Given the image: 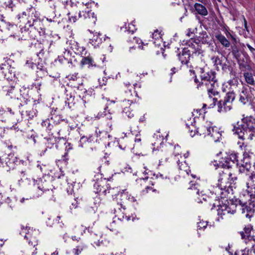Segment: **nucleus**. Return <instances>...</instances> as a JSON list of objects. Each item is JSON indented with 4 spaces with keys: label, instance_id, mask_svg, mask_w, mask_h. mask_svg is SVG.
I'll return each mask as SVG.
<instances>
[{
    "label": "nucleus",
    "instance_id": "f257e3e1",
    "mask_svg": "<svg viewBox=\"0 0 255 255\" xmlns=\"http://www.w3.org/2000/svg\"><path fill=\"white\" fill-rule=\"evenodd\" d=\"M89 3L84 4L79 3L78 6H75L68 13L69 20L71 22H76L78 18L90 24H95L97 17L89 8Z\"/></svg>",
    "mask_w": 255,
    "mask_h": 255
},
{
    "label": "nucleus",
    "instance_id": "f03ea898",
    "mask_svg": "<svg viewBox=\"0 0 255 255\" xmlns=\"http://www.w3.org/2000/svg\"><path fill=\"white\" fill-rule=\"evenodd\" d=\"M20 234L28 241V245L23 252L24 255H35L37 254V248L35 246L38 244L37 236L39 234L38 231L22 226Z\"/></svg>",
    "mask_w": 255,
    "mask_h": 255
},
{
    "label": "nucleus",
    "instance_id": "7ed1b4c3",
    "mask_svg": "<svg viewBox=\"0 0 255 255\" xmlns=\"http://www.w3.org/2000/svg\"><path fill=\"white\" fill-rule=\"evenodd\" d=\"M215 74L213 71H208L202 72L200 76L202 84L206 87L209 97L218 96L219 94L217 90L218 84Z\"/></svg>",
    "mask_w": 255,
    "mask_h": 255
},
{
    "label": "nucleus",
    "instance_id": "20e7f679",
    "mask_svg": "<svg viewBox=\"0 0 255 255\" xmlns=\"http://www.w3.org/2000/svg\"><path fill=\"white\" fill-rule=\"evenodd\" d=\"M137 96V93L135 91L132 92L131 89H128V91H125L126 99L123 100L121 104V106L123 108V114L130 119L134 116L133 108L135 102V97Z\"/></svg>",
    "mask_w": 255,
    "mask_h": 255
},
{
    "label": "nucleus",
    "instance_id": "39448f33",
    "mask_svg": "<svg viewBox=\"0 0 255 255\" xmlns=\"http://www.w3.org/2000/svg\"><path fill=\"white\" fill-rule=\"evenodd\" d=\"M234 178L231 172L223 171L222 173L220 174L217 185L214 188L215 194L220 195L221 197L223 198L224 191L225 192L228 191V188L231 185V181H234Z\"/></svg>",
    "mask_w": 255,
    "mask_h": 255
},
{
    "label": "nucleus",
    "instance_id": "423d86ee",
    "mask_svg": "<svg viewBox=\"0 0 255 255\" xmlns=\"http://www.w3.org/2000/svg\"><path fill=\"white\" fill-rule=\"evenodd\" d=\"M33 197H38L47 191H49V183L45 180H43L41 178H38L37 180L33 179Z\"/></svg>",
    "mask_w": 255,
    "mask_h": 255
},
{
    "label": "nucleus",
    "instance_id": "0eeeda50",
    "mask_svg": "<svg viewBox=\"0 0 255 255\" xmlns=\"http://www.w3.org/2000/svg\"><path fill=\"white\" fill-rule=\"evenodd\" d=\"M209 97V102L211 103L209 105L210 108H213L217 105V111L219 113L226 112L229 111L232 108V106L227 104L224 100L218 101L217 98H212V96Z\"/></svg>",
    "mask_w": 255,
    "mask_h": 255
},
{
    "label": "nucleus",
    "instance_id": "6e6552de",
    "mask_svg": "<svg viewBox=\"0 0 255 255\" xmlns=\"http://www.w3.org/2000/svg\"><path fill=\"white\" fill-rule=\"evenodd\" d=\"M243 127H244V130L243 133V140L249 139L252 140L253 137L255 135V127L254 123L251 120L247 119H244L243 120Z\"/></svg>",
    "mask_w": 255,
    "mask_h": 255
},
{
    "label": "nucleus",
    "instance_id": "1a4fd4ad",
    "mask_svg": "<svg viewBox=\"0 0 255 255\" xmlns=\"http://www.w3.org/2000/svg\"><path fill=\"white\" fill-rule=\"evenodd\" d=\"M16 161V157L13 153H5L0 157V166L5 168L7 171L11 168H14L15 163Z\"/></svg>",
    "mask_w": 255,
    "mask_h": 255
},
{
    "label": "nucleus",
    "instance_id": "9d476101",
    "mask_svg": "<svg viewBox=\"0 0 255 255\" xmlns=\"http://www.w3.org/2000/svg\"><path fill=\"white\" fill-rule=\"evenodd\" d=\"M106 178L104 180L101 179L100 181H97L94 184L95 192L97 193H102L104 195H106L107 193H109L113 196V194L115 193V190H116V192H118V190L114 188L109 189V187L106 185Z\"/></svg>",
    "mask_w": 255,
    "mask_h": 255
},
{
    "label": "nucleus",
    "instance_id": "9b49d317",
    "mask_svg": "<svg viewBox=\"0 0 255 255\" xmlns=\"http://www.w3.org/2000/svg\"><path fill=\"white\" fill-rule=\"evenodd\" d=\"M27 12V20L26 25L30 27H34L36 28V26L40 24V21L38 19L39 14L36 10L35 8L31 6L26 9Z\"/></svg>",
    "mask_w": 255,
    "mask_h": 255
},
{
    "label": "nucleus",
    "instance_id": "f8f14e48",
    "mask_svg": "<svg viewBox=\"0 0 255 255\" xmlns=\"http://www.w3.org/2000/svg\"><path fill=\"white\" fill-rule=\"evenodd\" d=\"M18 30V32L13 34V36L17 38L18 39L27 40L28 39L34 38V36L32 33V27L31 29L26 28V26L21 28L20 30L16 26L14 27Z\"/></svg>",
    "mask_w": 255,
    "mask_h": 255
},
{
    "label": "nucleus",
    "instance_id": "ddd939ff",
    "mask_svg": "<svg viewBox=\"0 0 255 255\" xmlns=\"http://www.w3.org/2000/svg\"><path fill=\"white\" fill-rule=\"evenodd\" d=\"M126 209V206L124 205L123 203H117V207L114 209V213L116 214V216L118 217L119 220L121 221L126 220L127 221L130 220V217L129 216L126 215V213L125 212Z\"/></svg>",
    "mask_w": 255,
    "mask_h": 255
},
{
    "label": "nucleus",
    "instance_id": "4468645a",
    "mask_svg": "<svg viewBox=\"0 0 255 255\" xmlns=\"http://www.w3.org/2000/svg\"><path fill=\"white\" fill-rule=\"evenodd\" d=\"M212 124L210 122H204L202 123L198 128H196V132L200 135L206 136L211 133L212 128Z\"/></svg>",
    "mask_w": 255,
    "mask_h": 255
},
{
    "label": "nucleus",
    "instance_id": "2eb2a0df",
    "mask_svg": "<svg viewBox=\"0 0 255 255\" xmlns=\"http://www.w3.org/2000/svg\"><path fill=\"white\" fill-rule=\"evenodd\" d=\"M3 91L6 92V95L10 97L11 98L14 99H19V96H22L24 97L23 95L21 94V90L15 88L13 86H10L9 87H3Z\"/></svg>",
    "mask_w": 255,
    "mask_h": 255
},
{
    "label": "nucleus",
    "instance_id": "dca6fc26",
    "mask_svg": "<svg viewBox=\"0 0 255 255\" xmlns=\"http://www.w3.org/2000/svg\"><path fill=\"white\" fill-rule=\"evenodd\" d=\"M163 138L160 139L157 142H154L152 143L153 146H154L152 148L153 151L155 150V146L157 147V149L158 150V152L156 153L158 158H159V165L162 164L163 163L166 162L167 161V157L166 156L165 153L163 152L162 150L159 151L158 148V145H161L162 143Z\"/></svg>",
    "mask_w": 255,
    "mask_h": 255
},
{
    "label": "nucleus",
    "instance_id": "f3484780",
    "mask_svg": "<svg viewBox=\"0 0 255 255\" xmlns=\"http://www.w3.org/2000/svg\"><path fill=\"white\" fill-rule=\"evenodd\" d=\"M238 154L232 153L227 156L226 158L225 163L223 164L224 168L228 169L231 168L234 164L237 165L238 164Z\"/></svg>",
    "mask_w": 255,
    "mask_h": 255
},
{
    "label": "nucleus",
    "instance_id": "a211bd4d",
    "mask_svg": "<svg viewBox=\"0 0 255 255\" xmlns=\"http://www.w3.org/2000/svg\"><path fill=\"white\" fill-rule=\"evenodd\" d=\"M190 50L184 48L178 54V57L182 64H187L190 60Z\"/></svg>",
    "mask_w": 255,
    "mask_h": 255
},
{
    "label": "nucleus",
    "instance_id": "6ab92c4d",
    "mask_svg": "<svg viewBox=\"0 0 255 255\" xmlns=\"http://www.w3.org/2000/svg\"><path fill=\"white\" fill-rule=\"evenodd\" d=\"M189 46L193 49L192 55L199 57L201 58L203 56L204 51L200 48L199 45L197 43L193 44L191 41L189 42Z\"/></svg>",
    "mask_w": 255,
    "mask_h": 255
},
{
    "label": "nucleus",
    "instance_id": "aec40b11",
    "mask_svg": "<svg viewBox=\"0 0 255 255\" xmlns=\"http://www.w3.org/2000/svg\"><path fill=\"white\" fill-rule=\"evenodd\" d=\"M80 63L82 66L85 65H88V68H89L97 67V64L94 62L93 59L89 55L83 57Z\"/></svg>",
    "mask_w": 255,
    "mask_h": 255
},
{
    "label": "nucleus",
    "instance_id": "412c9836",
    "mask_svg": "<svg viewBox=\"0 0 255 255\" xmlns=\"http://www.w3.org/2000/svg\"><path fill=\"white\" fill-rule=\"evenodd\" d=\"M242 212L243 214L245 215V216L248 218H251L254 215V210L250 206H248L247 203L243 204L242 205Z\"/></svg>",
    "mask_w": 255,
    "mask_h": 255
},
{
    "label": "nucleus",
    "instance_id": "4be33fe9",
    "mask_svg": "<svg viewBox=\"0 0 255 255\" xmlns=\"http://www.w3.org/2000/svg\"><path fill=\"white\" fill-rule=\"evenodd\" d=\"M247 186L248 187V192L255 194V175L250 176L248 181L247 182Z\"/></svg>",
    "mask_w": 255,
    "mask_h": 255
},
{
    "label": "nucleus",
    "instance_id": "5701e85b",
    "mask_svg": "<svg viewBox=\"0 0 255 255\" xmlns=\"http://www.w3.org/2000/svg\"><path fill=\"white\" fill-rule=\"evenodd\" d=\"M239 101L243 104H247L249 101V92L246 88H243V89L239 95Z\"/></svg>",
    "mask_w": 255,
    "mask_h": 255
},
{
    "label": "nucleus",
    "instance_id": "b1692460",
    "mask_svg": "<svg viewBox=\"0 0 255 255\" xmlns=\"http://www.w3.org/2000/svg\"><path fill=\"white\" fill-rule=\"evenodd\" d=\"M209 135L212 138V140L217 142L219 140L221 137V133L219 131L217 127H212L211 133L209 134Z\"/></svg>",
    "mask_w": 255,
    "mask_h": 255
},
{
    "label": "nucleus",
    "instance_id": "393cba45",
    "mask_svg": "<svg viewBox=\"0 0 255 255\" xmlns=\"http://www.w3.org/2000/svg\"><path fill=\"white\" fill-rule=\"evenodd\" d=\"M253 227L251 225H248L247 226H245L244 228V230L240 233L242 238L245 240L247 239H249Z\"/></svg>",
    "mask_w": 255,
    "mask_h": 255
},
{
    "label": "nucleus",
    "instance_id": "a878e982",
    "mask_svg": "<svg viewBox=\"0 0 255 255\" xmlns=\"http://www.w3.org/2000/svg\"><path fill=\"white\" fill-rule=\"evenodd\" d=\"M194 7L197 12L202 16H206L208 14V11L207 8L203 5L196 3L194 4Z\"/></svg>",
    "mask_w": 255,
    "mask_h": 255
},
{
    "label": "nucleus",
    "instance_id": "bb28decb",
    "mask_svg": "<svg viewBox=\"0 0 255 255\" xmlns=\"http://www.w3.org/2000/svg\"><path fill=\"white\" fill-rule=\"evenodd\" d=\"M102 34L99 33H95L92 38L90 39V43L94 46H98L99 44L102 42Z\"/></svg>",
    "mask_w": 255,
    "mask_h": 255
},
{
    "label": "nucleus",
    "instance_id": "cd10ccee",
    "mask_svg": "<svg viewBox=\"0 0 255 255\" xmlns=\"http://www.w3.org/2000/svg\"><path fill=\"white\" fill-rule=\"evenodd\" d=\"M215 37L224 47H229L230 46L229 41L223 35L218 34L216 35Z\"/></svg>",
    "mask_w": 255,
    "mask_h": 255
},
{
    "label": "nucleus",
    "instance_id": "c85d7f7f",
    "mask_svg": "<svg viewBox=\"0 0 255 255\" xmlns=\"http://www.w3.org/2000/svg\"><path fill=\"white\" fill-rule=\"evenodd\" d=\"M244 77L246 82L249 85L252 86L255 85V80L252 73L249 72H245L244 73Z\"/></svg>",
    "mask_w": 255,
    "mask_h": 255
},
{
    "label": "nucleus",
    "instance_id": "c756f323",
    "mask_svg": "<svg viewBox=\"0 0 255 255\" xmlns=\"http://www.w3.org/2000/svg\"><path fill=\"white\" fill-rule=\"evenodd\" d=\"M235 97V93L233 91L229 92L226 94L224 100L226 101L227 104L232 106V103L234 101Z\"/></svg>",
    "mask_w": 255,
    "mask_h": 255
},
{
    "label": "nucleus",
    "instance_id": "7c9ffc66",
    "mask_svg": "<svg viewBox=\"0 0 255 255\" xmlns=\"http://www.w3.org/2000/svg\"><path fill=\"white\" fill-rule=\"evenodd\" d=\"M231 208L229 206H221V207H219V208L218 209V214H220L221 215H225L226 213L234 214L235 212V210H232V211H231Z\"/></svg>",
    "mask_w": 255,
    "mask_h": 255
},
{
    "label": "nucleus",
    "instance_id": "2f4dec72",
    "mask_svg": "<svg viewBox=\"0 0 255 255\" xmlns=\"http://www.w3.org/2000/svg\"><path fill=\"white\" fill-rule=\"evenodd\" d=\"M189 73L191 76V80H193L194 83L197 85V88L198 89L201 88L203 87V84H202L201 81L200 82L197 79L196 75H195V72L193 70H189Z\"/></svg>",
    "mask_w": 255,
    "mask_h": 255
},
{
    "label": "nucleus",
    "instance_id": "473e14b6",
    "mask_svg": "<svg viewBox=\"0 0 255 255\" xmlns=\"http://www.w3.org/2000/svg\"><path fill=\"white\" fill-rule=\"evenodd\" d=\"M177 164L179 166V169L180 170L186 172L188 175L189 174V172L190 171V170H189V167L185 161L180 162L179 160L177 162Z\"/></svg>",
    "mask_w": 255,
    "mask_h": 255
},
{
    "label": "nucleus",
    "instance_id": "72a5a7b5",
    "mask_svg": "<svg viewBox=\"0 0 255 255\" xmlns=\"http://www.w3.org/2000/svg\"><path fill=\"white\" fill-rule=\"evenodd\" d=\"M244 127H243V124L241 125L240 126H239L237 128H234V129H233V131H234L235 133L237 134L238 135V137L239 138L243 140V136L242 135H244L243 133L244 132Z\"/></svg>",
    "mask_w": 255,
    "mask_h": 255
},
{
    "label": "nucleus",
    "instance_id": "f704fd0d",
    "mask_svg": "<svg viewBox=\"0 0 255 255\" xmlns=\"http://www.w3.org/2000/svg\"><path fill=\"white\" fill-rule=\"evenodd\" d=\"M212 63H214V66L216 67L217 70L219 69V66H222V60L218 57H213L211 59Z\"/></svg>",
    "mask_w": 255,
    "mask_h": 255
},
{
    "label": "nucleus",
    "instance_id": "c9c22d12",
    "mask_svg": "<svg viewBox=\"0 0 255 255\" xmlns=\"http://www.w3.org/2000/svg\"><path fill=\"white\" fill-rule=\"evenodd\" d=\"M86 246L84 244L80 245L77 246L72 250V253L75 255H79V254L83 251Z\"/></svg>",
    "mask_w": 255,
    "mask_h": 255
},
{
    "label": "nucleus",
    "instance_id": "e433bc0d",
    "mask_svg": "<svg viewBox=\"0 0 255 255\" xmlns=\"http://www.w3.org/2000/svg\"><path fill=\"white\" fill-rule=\"evenodd\" d=\"M10 68L11 67L8 64H2L0 65V69L5 77L7 76V73L6 70H9Z\"/></svg>",
    "mask_w": 255,
    "mask_h": 255
},
{
    "label": "nucleus",
    "instance_id": "4c0bfd02",
    "mask_svg": "<svg viewBox=\"0 0 255 255\" xmlns=\"http://www.w3.org/2000/svg\"><path fill=\"white\" fill-rule=\"evenodd\" d=\"M67 78L71 81H77V85L80 84V77L78 76V73H74L73 74L69 75Z\"/></svg>",
    "mask_w": 255,
    "mask_h": 255
},
{
    "label": "nucleus",
    "instance_id": "58836bf2",
    "mask_svg": "<svg viewBox=\"0 0 255 255\" xmlns=\"http://www.w3.org/2000/svg\"><path fill=\"white\" fill-rule=\"evenodd\" d=\"M76 54L80 55L83 58L88 55V52L86 50V48L81 46L79 48V50H78V51H76Z\"/></svg>",
    "mask_w": 255,
    "mask_h": 255
},
{
    "label": "nucleus",
    "instance_id": "ea45409f",
    "mask_svg": "<svg viewBox=\"0 0 255 255\" xmlns=\"http://www.w3.org/2000/svg\"><path fill=\"white\" fill-rule=\"evenodd\" d=\"M232 48V53L234 56L237 59H238L239 57L240 56V53L238 50V48L236 45H233L231 47Z\"/></svg>",
    "mask_w": 255,
    "mask_h": 255
},
{
    "label": "nucleus",
    "instance_id": "a19ab883",
    "mask_svg": "<svg viewBox=\"0 0 255 255\" xmlns=\"http://www.w3.org/2000/svg\"><path fill=\"white\" fill-rule=\"evenodd\" d=\"M190 184L191 185V186H190V187H189V189H191L192 190H194L196 194L197 195H199V189L198 188L199 185L193 183L192 181L190 182Z\"/></svg>",
    "mask_w": 255,
    "mask_h": 255
},
{
    "label": "nucleus",
    "instance_id": "79ce46f5",
    "mask_svg": "<svg viewBox=\"0 0 255 255\" xmlns=\"http://www.w3.org/2000/svg\"><path fill=\"white\" fill-rule=\"evenodd\" d=\"M17 18L19 22L24 21L25 20L27 19L26 10L23 11L21 14H18L17 15Z\"/></svg>",
    "mask_w": 255,
    "mask_h": 255
},
{
    "label": "nucleus",
    "instance_id": "37998d69",
    "mask_svg": "<svg viewBox=\"0 0 255 255\" xmlns=\"http://www.w3.org/2000/svg\"><path fill=\"white\" fill-rule=\"evenodd\" d=\"M81 47L80 44L78 43L77 42L74 41L71 44V48L72 50L76 54V51L79 50V48Z\"/></svg>",
    "mask_w": 255,
    "mask_h": 255
},
{
    "label": "nucleus",
    "instance_id": "c03bdc74",
    "mask_svg": "<svg viewBox=\"0 0 255 255\" xmlns=\"http://www.w3.org/2000/svg\"><path fill=\"white\" fill-rule=\"evenodd\" d=\"M207 226V222L204 221H200L197 223L198 229H205Z\"/></svg>",
    "mask_w": 255,
    "mask_h": 255
},
{
    "label": "nucleus",
    "instance_id": "a18cd8bd",
    "mask_svg": "<svg viewBox=\"0 0 255 255\" xmlns=\"http://www.w3.org/2000/svg\"><path fill=\"white\" fill-rule=\"evenodd\" d=\"M229 84L230 85L237 86L239 84L238 78L234 76L233 79L229 81Z\"/></svg>",
    "mask_w": 255,
    "mask_h": 255
},
{
    "label": "nucleus",
    "instance_id": "49530a36",
    "mask_svg": "<svg viewBox=\"0 0 255 255\" xmlns=\"http://www.w3.org/2000/svg\"><path fill=\"white\" fill-rule=\"evenodd\" d=\"M152 38L158 40L161 39V34L157 30H155L153 33Z\"/></svg>",
    "mask_w": 255,
    "mask_h": 255
},
{
    "label": "nucleus",
    "instance_id": "de8ad7c7",
    "mask_svg": "<svg viewBox=\"0 0 255 255\" xmlns=\"http://www.w3.org/2000/svg\"><path fill=\"white\" fill-rule=\"evenodd\" d=\"M4 4L6 7L11 8V10H13V8L15 7V5L10 0H8L7 2H4Z\"/></svg>",
    "mask_w": 255,
    "mask_h": 255
},
{
    "label": "nucleus",
    "instance_id": "09e8293b",
    "mask_svg": "<svg viewBox=\"0 0 255 255\" xmlns=\"http://www.w3.org/2000/svg\"><path fill=\"white\" fill-rule=\"evenodd\" d=\"M41 125L42 127H46L47 128L48 130H51L50 128V124L49 123V121L48 120H46L45 121H43L41 123Z\"/></svg>",
    "mask_w": 255,
    "mask_h": 255
},
{
    "label": "nucleus",
    "instance_id": "8fccbe9b",
    "mask_svg": "<svg viewBox=\"0 0 255 255\" xmlns=\"http://www.w3.org/2000/svg\"><path fill=\"white\" fill-rule=\"evenodd\" d=\"M26 66L31 68V69H33L35 66V64H34L31 60H27L26 62Z\"/></svg>",
    "mask_w": 255,
    "mask_h": 255
},
{
    "label": "nucleus",
    "instance_id": "3c124183",
    "mask_svg": "<svg viewBox=\"0 0 255 255\" xmlns=\"http://www.w3.org/2000/svg\"><path fill=\"white\" fill-rule=\"evenodd\" d=\"M226 36L227 38L229 39H231L232 40H233L235 43L236 42V39L234 35L231 34L229 32H227L226 33Z\"/></svg>",
    "mask_w": 255,
    "mask_h": 255
},
{
    "label": "nucleus",
    "instance_id": "603ef678",
    "mask_svg": "<svg viewBox=\"0 0 255 255\" xmlns=\"http://www.w3.org/2000/svg\"><path fill=\"white\" fill-rule=\"evenodd\" d=\"M20 176L21 177L20 180L27 179H28V178L27 177V175L25 173V171H21V172H20Z\"/></svg>",
    "mask_w": 255,
    "mask_h": 255
},
{
    "label": "nucleus",
    "instance_id": "864d4df0",
    "mask_svg": "<svg viewBox=\"0 0 255 255\" xmlns=\"http://www.w3.org/2000/svg\"><path fill=\"white\" fill-rule=\"evenodd\" d=\"M5 133V129L3 127H0V137H2L4 136Z\"/></svg>",
    "mask_w": 255,
    "mask_h": 255
},
{
    "label": "nucleus",
    "instance_id": "5fc2aeb1",
    "mask_svg": "<svg viewBox=\"0 0 255 255\" xmlns=\"http://www.w3.org/2000/svg\"><path fill=\"white\" fill-rule=\"evenodd\" d=\"M7 111H5L4 112V114L6 115H7L8 114V113L11 114L12 115H14V112L12 111V110L9 108H8L7 109Z\"/></svg>",
    "mask_w": 255,
    "mask_h": 255
},
{
    "label": "nucleus",
    "instance_id": "6e6d98bb",
    "mask_svg": "<svg viewBox=\"0 0 255 255\" xmlns=\"http://www.w3.org/2000/svg\"><path fill=\"white\" fill-rule=\"evenodd\" d=\"M186 35L188 37H193L194 36V33L193 32L191 31V29L190 28L188 29V32L187 33Z\"/></svg>",
    "mask_w": 255,
    "mask_h": 255
},
{
    "label": "nucleus",
    "instance_id": "4d7b16f0",
    "mask_svg": "<svg viewBox=\"0 0 255 255\" xmlns=\"http://www.w3.org/2000/svg\"><path fill=\"white\" fill-rule=\"evenodd\" d=\"M247 46L248 47V48L249 49V50L251 51V52H252V53H254V52L255 51V48H253L252 46H251L249 44L247 43Z\"/></svg>",
    "mask_w": 255,
    "mask_h": 255
},
{
    "label": "nucleus",
    "instance_id": "13d9d810",
    "mask_svg": "<svg viewBox=\"0 0 255 255\" xmlns=\"http://www.w3.org/2000/svg\"><path fill=\"white\" fill-rule=\"evenodd\" d=\"M87 140H88V138L87 137L83 136V137H82L81 138V139L80 140V142L81 143H84V142H86Z\"/></svg>",
    "mask_w": 255,
    "mask_h": 255
},
{
    "label": "nucleus",
    "instance_id": "bf43d9fd",
    "mask_svg": "<svg viewBox=\"0 0 255 255\" xmlns=\"http://www.w3.org/2000/svg\"><path fill=\"white\" fill-rule=\"evenodd\" d=\"M252 252H253L254 254L255 255V244L253 246V247H252V249H251V251H250V252L249 253V255H252Z\"/></svg>",
    "mask_w": 255,
    "mask_h": 255
},
{
    "label": "nucleus",
    "instance_id": "052dcab7",
    "mask_svg": "<svg viewBox=\"0 0 255 255\" xmlns=\"http://www.w3.org/2000/svg\"><path fill=\"white\" fill-rule=\"evenodd\" d=\"M145 190H146V192L147 193L149 191H153L154 190L153 189V188H152V187H150V186H146V187H145Z\"/></svg>",
    "mask_w": 255,
    "mask_h": 255
},
{
    "label": "nucleus",
    "instance_id": "680f3d73",
    "mask_svg": "<svg viewBox=\"0 0 255 255\" xmlns=\"http://www.w3.org/2000/svg\"><path fill=\"white\" fill-rule=\"evenodd\" d=\"M128 199L131 202H135L136 201L135 198L133 196H131L130 195L128 196Z\"/></svg>",
    "mask_w": 255,
    "mask_h": 255
},
{
    "label": "nucleus",
    "instance_id": "e2e57ef3",
    "mask_svg": "<svg viewBox=\"0 0 255 255\" xmlns=\"http://www.w3.org/2000/svg\"><path fill=\"white\" fill-rule=\"evenodd\" d=\"M195 132H196V128L194 130L191 129L190 130V135L193 137L195 135Z\"/></svg>",
    "mask_w": 255,
    "mask_h": 255
},
{
    "label": "nucleus",
    "instance_id": "0e129e2a",
    "mask_svg": "<svg viewBox=\"0 0 255 255\" xmlns=\"http://www.w3.org/2000/svg\"><path fill=\"white\" fill-rule=\"evenodd\" d=\"M46 223H47V225L49 226H52V225L53 224V223L51 222V219L50 218H48V221H47Z\"/></svg>",
    "mask_w": 255,
    "mask_h": 255
},
{
    "label": "nucleus",
    "instance_id": "69168bd1",
    "mask_svg": "<svg viewBox=\"0 0 255 255\" xmlns=\"http://www.w3.org/2000/svg\"><path fill=\"white\" fill-rule=\"evenodd\" d=\"M66 148L67 149V150L71 149L72 147L71 144L70 143H67V145L66 146Z\"/></svg>",
    "mask_w": 255,
    "mask_h": 255
},
{
    "label": "nucleus",
    "instance_id": "338daca9",
    "mask_svg": "<svg viewBox=\"0 0 255 255\" xmlns=\"http://www.w3.org/2000/svg\"><path fill=\"white\" fill-rule=\"evenodd\" d=\"M120 196L122 197H127L128 195L126 194V193H123L120 195Z\"/></svg>",
    "mask_w": 255,
    "mask_h": 255
},
{
    "label": "nucleus",
    "instance_id": "774afa93",
    "mask_svg": "<svg viewBox=\"0 0 255 255\" xmlns=\"http://www.w3.org/2000/svg\"><path fill=\"white\" fill-rule=\"evenodd\" d=\"M156 177L157 178L160 177L161 179H163L164 178L163 175L162 174H157Z\"/></svg>",
    "mask_w": 255,
    "mask_h": 255
}]
</instances>
